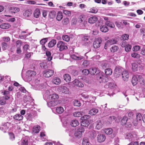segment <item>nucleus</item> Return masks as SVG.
<instances>
[{
  "label": "nucleus",
  "instance_id": "obj_1",
  "mask_svg": "<svg viewBox=\"0 0 145 145\" xmlns=\"http://www.w3.org/2000/svg\"><path fill=\"white\" fill-rule=\"evenodd\" d=\"M67 119V123L68 126L66 130V132L69 133V136L72 137V115H70L69 118Z\"/></svg>",
  "mask_w": 145,
  "mask_h": 145
},
{
  "label": "nucleus",
  "instance_id": "obj_2",
  "mask_svg": "<svg viewBox=\"0 0 145 145\" xmlns=\"http://www.w3.org/2000/svg\"><path fill=\"white\" fill-rule=\"evenodd\" d=\"M139 81L141 84H143L144 83V80L140 75H134L132 77L131 82L133 85L134 86L136 85Z\"/></svg>",
  "mask_w": 145,
  "mask_h": 145
},
{
  "label": "nucleus",
  "instance_id": "obj_3",
  "mask_svg": "<svg viewBox=\"0 0 145 145\" xmlns=\"http://www.w3.org/2000/svg\"><path fill=\"white\" fill-rule=\"evenodd\" d=\"M132 121L125 116L124 117L121 121V124L127 127H130L132 126Z\"/></svg>",
  "mask_w": 145,
  "mask_h": 145
},
{
  "label": "nucleus",
  "instance_id": "obj_4",
  "mask_svg": "<svg viewBox=\"0 0 145 145\" xmlns=\"http://www.w3.org/2000/svg\"><path fill=\"white\" fill-rule=\"evenodd\" d=\"M97 79L100 83H105L107 82L108 80V77L105 76L104 74L102 72L99 73V75L97 76Z\"/></svg>",
  "mask_w": 145,
  "mask_h": 145
},
{
  "label": "nucleus",
  "instance_id": "obj_5",
  "mask_svg": "<svg viewBox=\"0 0 145 145\" xmlns=\"http://www.w3.org/2000/svg\"><path fill=\"white\" fill-rule=\"evenodd\" d=\"M57 47L60 51L65 50L68 48L67 44L61 41L58 42L57 44Z\"/></svg>",
  "mask_w": 145,
  "mask_h": 145
},
{
  "label": "nucleus",
  "instance_id": "obj_6",
  "mask_svg": "<svg viewBox=\"0 0 145 145\" xmlns=\"http://www.w3.org/2000/svg\"><path fill=\"white\" fill-rule=\"evenodd\" d=\"M123 69L120 66H116L114 70V76L116 77H118L121 74Z\"/></svg>",
  "mask_w": 145,
  "mask_h": 145
},
{
  "label": "nucleus",
  "instance_id": "obj_7",
  "mask_svg": "<svg viewBox=\"0 0 145 145\" xmlns=\"http://www.w3.org/2000/svg\"><path fill=\"white\" fill-rule=\"evenodd\" d=\"M84 129L83 127L78 129L74 134L75 137L77 138H80L82 136V132H84Z\"/></svg>",
  "mask_w": 145,
  "mask_h": 145
},
{
  "label": "nucleus",
  "instance_id": "obj_8",
  "mask_svg": "<svg viewBox=\"0 0 145 145\" xmlns=\"http://www.w3.org/2000/svg\"><path fill=\"white\" fill-rule=\"evenodd\" d=\"M26 73L27 77V78H28L29 81H31L32 80V79L33 78L36 74V73L35 71L31 70L27 71Z\"/></svg>",
  "mask_w": 145,
  "mask_h": 145
},
{
  "label": "nucleus",
  "instance_id": "obj_9",
  "mask_svg": "<svg viewBox=\"0 0 145 145\" xmlns=\"http://www.w3.org/2000/svg\"><path fill=\"white\" fill-rule=\"evenodd\" d=\"M54 73L53 70L48 69L44 70L43 72V75L46 77H49L52 76Z\"/></svg>",
  "mask_w": 145,
  "mask_h": 145
},
{
  "label": "nucleus",
  "instance_id": "obj_10",
  "mask_svg": "<svg viewBox=\"0 0 145 145\" xmlns=\"http://www.w3.org/2000/svg\"><path fill=\"white\" fill-rule=\"evenodd\" d=\"M125 138L131 140H135L137 138V135L135 133H127L126 134Z\"/></svg>",
  "mask_w": 145,
  "mask_h": 145
},
{
  "label": "nucleus",
  "instance_id": "obj_11",
  "mask_svg": "<svg viewBox=\"0 0 145 145\" xmlns=\"http://www.w3.org/2000/svg\"><path fill=\"white\" fill-rule=\"evenodd\" d=\"M102 41L101 38L96 39L93 43V48L95 49H97L99 47Z\"/></svg>",
  "mask_w": 145,
  "mask_h": 145
},
{
  "label": "nucleus",
  "instance_id": "obj_12",
  "mask_svg": "<svg viewBox=\"0 0 145 145\" xmlns=\"http://www.w3.org/2000/svg\"><path fill=\"white\" fill-rule=\"evenodd\" d=\"M60 101L58 100L50 101L47 102V105L49 107H54L60 103Z\"/></svg>",
  "mask_w": 145,
  "mask_h": 145
},
{
  "label": "nucleus",
  "instance_id": "obj_13",
  "mask_svg": "<svg viewBox=\"0 0 145 145\" xmlns=\"http://www.w3.org/2000/svg\"><path fill=\"white\" fill-rule=\"evenodd\" d=\"M32 13V11L31 9L25 10L23 13V17L25 18H27L31 15Z\"/></svg>",
  "mask_w": 145,
  "mask_h": 145
},
{
  "label": "nucleus",
  "instance_id": "obj_14",
  "mask_svg": "<svg viewBox=\"0 0 145 145\" xmlns=\"http://www.w3.org/2000/svg\"><path fill=\"white\" fill-rule=\"evenodd\" d=\"M10 125V123L8 122L5 123L1 127H0V129L3 131L4 133L6 132V130L8 129Z\"/></svg>",
  "mask_w": 145,
  "mask_h": 145
},
{
  "label": "nucleus",
  "instance_id": "obj_15",
  "mask_svg": "<svg viewBox=\"0 0 145 145\" xmlns=\"http://www.w3.org/2000/svg\"><path fill=\"white\" fill-rule=\"evenodd\" d=\"M96 98L95 97H93L92 95H89L88 99V101L90 102L91 104L92 103V107H94L97 105L96 103L95 102V101Z\"/></svg>",
  "mask_w": 145,
  "mask_h": 145
},
{
  "label": "nucleus",
  "instance_id": "obj_16",
  "mask_svg": "<svg viewBox=\"0 0 145 145\" xmlns=\"http://www.w3.org/2000/svg\"><path fill=\"white\" fill-rule=\"evenodd\" d=\"M123 80L125 81H127L129 77V75L127 71L125 70L123 71L121 74Z\"/></svg>",
  "mask_w": 145,
  "mask_h": 145
},
{
  "label": "nucleus",
  "instance_id": "obj_17",
  "mask_svg": "<svg viewBox=\"0 0 145 145\" xmlns=\"http://www.w3.org/2000/svg\"><path fill=\"white\" fill-rule=\"evenodd\" d=\"M89 72L90 74H92L97 75L98 74H99L97 76L99 75V73L101 72H99V70L97 68L95 67H92L90 68L89 69Z\"/></svg>",
  "mask_w": 145,
  "mask_h": 145
},
{
  "label": "nucleus",
  "instance_id": "obj_18",
  "mask_svg": "<svg viewBox=\"0 0 145 145\" xmlns=\"http://www.w3.org/2000/svg\"><path fill=\"white\" fill-rule=\"evenodd\" d=\"M97 138L98 142L101 143L105 141L106 139V137L104 135L100 134L97 135Z\"/></svg>",
  "mask_w": 145,
  "mask_h": 145
},
{
  "label": "nucleus",
  "instance_id": "obj_19",
  "mask_svg": "<svg viewBox=\"0 0 145 145\" xmlns=\"http://www.w3.org/2000/svg\"><path fill=\"white\" fill-rule=\"evenodd\" d=\"M73 84H74L75 86L79 87L82 88L84 86V84L79 80L77 79H75L73 81Z\"/></svg>",
  "mask_w": 145,
  "mask_h": 145
},
{
  "label": "nucleus",
  "instance_id": "obj_20",
  "mask_svg": "<svg viewBox=\"0 0 145 145\" xmlns=\"http://www.w3.org/2000/svg\"><path fill=\"white\" fill-rule=\"evenodd\" d=\"M103 125V122L100 120H99L97 121L96 128L98 130L102 128Z\"/></svg>",
  "mask_w": 145,
  "mask_h": 145
},
{
  "label": "nucleus",
  "instance_id": "obj_21",
  "mask_svg": "<svg viewBox=\"0 0 145 145\" xmlns=\"http://www.w3.org/2000/svg\"><path fill=\"white\" fill-rule=\"evenodd\" d=\"M10 25L8 23H3L0 25V27L3 29H7L10 27Z\"/></svg>",
  "mask_w": 145,
  "mask_h": 145
},
{
  "label": "nucleus",
  "instance_id": "obj_22",
  "mask_svg": "<svg viewBox=\"0 0 145 145\" xmlns=\"http://www.w3.org/2000/svg\"><path fill=\"white\" fill-rule=\"evenodd\" d=\"M98 19L97 17L93 16L90 17L88 19V22L90 24H93Z\"/></svg>",
  "mask_w": 145,
  "mask_h": 145
},
{
  "label": "nucleus",
  "instance_id": "obj_23",
  "mask_svg": "<svg viewBox=\"0 0 145 145\" xmlns=\"http://www.w3.org/2000/svg\"><path fill=\"white\" fill-rule=\"evenodd\" d=\"M33 14L35 17L38 18L40 14V9L38 8L36 9L34 11Z\"/></svg>",
  "mask_w": 145,
  "mask_h": 145
},
{
  "label": "nucleus",
  "instance_id": "obj_24",
  "mask_svg": "<svg viewBox=\"0 0 145 145\" xmlns=\"http://www.w3.org/2000/svg\"><path fill=\"white\" fill-rule=\"evenodd\" d=\"M52 81L53 83L56 85L59 84L61 82L60 79L57 77H54L52 79Z\"/></svg>",
  "mask_w": 145,
  "mask_h": 145
},
{
  "label": "nucleus",
  "instance_id": "obj_25",
  "mask_svg": "<svg viewBox=\"0 0 145 145\" xmlns=\"http://www.w3.org/2000/svg\"><path fill=\"white\" fill-rule=\"evenodd\" d=\"M13 118L14 120L20 121L23 119V117L20 114H16L13 116Z\"/></svg>",
  "mask_w": 145,
  "mask_h": 145
},
{
  "label": "nucleus",
  "instance_id": "obj_26",
  "mask_svg": "<svg viewBox=\"0 0 145 145\" xmlns=\"http://www.w3.org/2000/svg\"><path fill=\"white\" fill-rule=\"evenodd\" d=\"M56 43V40L54 39H52L48 43V46L49 48H52L54 46Z\"/></svg>",
  "mask_w": 145,
  "mask_h": 145
},
{
  "label": "nucleus",
  "instance_id": "obj_27",
  "mask_svg": "<svg viewBox=\"0 0 145 145\" xmlns=\"http://www.w3.org/2000/svg\"><path fill=\"white\" fill-rule=\"evenodd\" d=\"M28 144V139L27 137L23 138L21 141V145H27Z\"/></svg>",
  "mask_w": 145,
  "mask_h": 145
},
{
  "label": "nucleus",
  "instance_id": "obj_28",
  "mask_svg": "<svg viewBox=\"0 0 145 145\" xmlns=\"http://www.w3.org/2000/svg\"><path fill=\"white\" fill-rule=\"evenodd\" d=\"M10 10L12 13H17L20 11L19 8L16 7H12L10 8Z\"/></svg>",
  "mask_w": 145,
  "mask_h": 145
},
{
  "label": "nucleus",
  "instance_id": "obj_29",
  "mask_svg": "<svg viewBox=\"0 0 145 145\" xmlns=\"http://www.w3.org/2000/svg\"><path fill=\"white\" fill-rule=\"evenodd\" d=\"M63 17L62 13L61 11H59L57 13L56 19L58 21H60Z\"/></svg>",
  "mask_w": 145,
  "mask_h": 145
},
{
  "label": "nucleus",
  "instance_id": "obj_30",
  "mask_svg": "<svg viewBox=\"0 0 145 145\" xmlns=\"http://www.w3.org/2000/svg\"><path fill=\"white\" fill-rule=\"evenodd\" d=\"M90 144L89 139L86 137L84 138L82 140V145H89Z\"/></svg>",
  "mask_w": 145,
  "mask_h": 145
},
{
  "label": "nucleus",
  "instance_id": "obj_31",
  "mask_svg": "<svg viewBox=\"0 0 145 145\" xmlns=\"http://www.w3.org/2000/svg\"><path fill=\"white\" fill-rule=\"evenodd\" d=\"M98 112V110L96 108H92L90 110L89 112V114L93 115L95 114Z\"/></svg>",
  "mask_w": 145,
  "mask_h": 145
},
{
  "label": "nucleus",
  "instance_id": "obj_32",
  "mask_svg": "<svg viewBox=\"0 0 145 145\" xmlns=\"http://www.w3.org/2000/svg\"><path fill=\"white\" fill-rule=\"evenodd\" d=\"M49 98L51 100H55L58 99L59 98V96L57 94L53 93L49 95Z\"/></svg>",
  "mask_w": 145,
  "mask_h": 145
},
{
  "label": "nucleus",
  "instance_id": "obj_33",
  "mask_svg": "<svg viewBox=\"0 0 145 145\" xmlns=\"http://www.w3.org/2000/svg\"><path fill=\"white\" fill-rule=\"evenodd\" d=\"M105 24V25L111 28H114L115 27L114 24L112 22L109 21H107Z\"/></svg>",
  "mask_w": 145,
  "mask_h": 145
},
{
  "label": "nucleus",
  "instance_id": "obj_34",
  "mask_svg": "<svg viewBox=\"0 0 145 145\" xmlns=\"http://www.w3.org/2000/svg\"><path fill=\"white\" fill-rule=\"evenodd\" d=\"M100 29L102 32H107L108 30L107 27L105 25H101L100 27Z\"/></svg>",
  "mask_w": 145,
  "mask_h": 145
},
{
  "label": "nucleus",
  "instance_id": "obj_35",
  "mask_svg": "<svg viewBox=\"0 0 145 145\" xmlns=\"http://www.w3.org/2000/svg\"><path fill=\"white\" fill-rule=\"evenodd\" d=\"M40 127L39 125L35 126L33 127V131L35 133H38L40 130Z\"/></svg>",
  "mask_w": 145,
  "mask_h": 145
},
{
  "label": "nucleus",
  "instance_id": "obj_36",
  "mask_svg": "<svg viewBox=\"0 0 145 145\" xmlns=\"http://www.w3.org/2000/svg\"><path fill=\"white\" fill-rule=\"evenodd\" d=\"M63 108L62 107H57L56 108V112L58 114H61L63 112Z\"/></svg>",
  "mask_w": 145,
  "mask_h": 145
},
{
  "label": "nucleus",
  "instance_id": "obj_37",
  "mask_svg": "<svg viewBox=\"0 0 145 145\" xmlns=\"http://www.w3.org/2000/svg\"><path fill=\"white\" fill-rule=\"evenodd\" d=\"M104 132L106 134L110 135L113 132V130L111 128L105 129L104 130Z\"/></svg>",
  "mask_w": 145,
  "mask_h": 145
},
{
  "label": "nucleus",
  "instance_id": "obj_38",
  "mask_svg": "<svg viewBox=\"0 0 145 145\" xmlns=\"http://www.w3.org/2000/svg\"><path fill=\"white\" fill-rule=\"evenodd\" d=\"M46 55L47 56V59L48 61H51L52 58L51 56V54L49 51H46Z\"/></svg>",
  "mask_w": 145,
  "mask_h": 145
},
{
  "label": "nucleus",
  "instance_id": "obj_39",
  "mask_svg": "<svg viewBox=\"0 0 145 145\" xmlns=\"http://www.w3.org/2000/svg\"><path fill=\"white\" fill-rule=\"evenodd\" d=\"M132 69L133 71L135 72L137 70L138 65L135 63H133L132 64Z\"/></svg>",
  "mask_w": 145,
  "mask_h": 145
},
{
  "label": "nucleus",
  "instance_id": "obj_40",
  "mask_svg": "<svg viewBox=\"0 0 145 145\" xmlns=\"http://www.w3.org/2000/svg\"><path fill=\"white\" fill-rule=\"evenodd\" d=\"M89 121L88 120H82L81 123V125L83 126L86 127L88 125Z\"/></svg>",
  "mask_w": 145,
  "mask_h": 145
},
{
  "label": "nucleus",
  "instance_id": "obj_41",
  "mask_svg": "<svg viewBox=\"0 0 145 145\" xmlns=\"http://www.w3.org/2000/svg\"><path fill=\"white\" fill-rule=\"evenodd\" d=\"M64 80L67 82H69L71 80V77L68 74H65L63 76Z\"/></svg>",
  "mask_w": 145,
  "mask_h": 145
},
{
  "label": "nucleus",
  "instance_id": "obj_42",
  "mask_svg": "<svg viewBox=\"0 0 145 145\" xmlns=\"http://www.w3.org/2000/svg\"><path fill=\"white\" fill-rule=\"evenodd\" d=\"M114 86V84L113 83L108 82L106 85L104 86V87L105 88H112Z\"/></svg>",
  "mask_w": 145,
  "mask_h": 145
},
{
  "label": "nucleus",
  "instance_id": "obj_43",
  "mask_svg": "<svg viewBox=\"0 0 145 145\" xmlns=\"http://www.w3.org/2000/svg\"><path fill=\"white\" fill-rule=\"evenodd\" d=\"M112 70L110 68H107L105 70V72L106 75H110L112 73Z\"/></svg>",
  "mask_w": 145,
  "mask_h": 145
},
{
  "label": "nucleus",
  "instance_id": "obj_44",
  "mask_svg": "<svg viewBox=\"0 0 145 145\" xmlns=\"http://www.w3.org/2000/svg\"><path fill=\"white\" fill-rule=\"evenodd\" d=\"M85 16L83 14H81L78 19H79L78 22H82L83 21H84V19H85Z\"/></svg>",
  "mask_w": 145,
  "mask_h": 145
},
{
  "label": "nucleus",
  "instance_id": "obj_45",
  "mask_svg": "<svg viewBox=\"0 0 145 145\" xmlns=\"http://www.w3.org/2000/svg\"><path fill=\"white\" fill-rule=\"evenodd\" d=\"M84 57L81 56H77L74 55H73V59L76 60H79L83 59Z\"/></svg>",
  "mask_w": 145,
  "mask_h": 145
},
{
  "label": "nucleus",
  "instance_id": "obj_46",
  "mask_svg": "<svg viewBox=\"0 0 145 145\" xmlns=\"http://www.w3.org/2000/svg\"><path fill=\"white\" fill-rule=\"evenodd\" d=\"M118 47L116 46H114L110 49L111 51L114 52L117 51L118 49Z\"/></svg>",
  "mask_w": 145,
  "mask_h": 145
},
{
  "label": "nucleus",
  "instance_id": "obj_47",
  "mask_svg": "<svg viewBox=\"0 0 145 145\" xmlns=\"http://www.w3.org/2000/svg\"><path fill=\"white\" fill-rule=\"evenodd\" d=\"M83 112H77L73 113V116L75 117H80L82 115V113Z\"/></svg>",
  "mask_w": 145,
  "mask_h": 145
},
{
  "label": "nucleus",
  "instance_id": "obj_48",
  "mask_svg": "<svg viewBox=\"0 0 145 145\" xmlns=\"http://www.w3.org/2000/svg\"><path fill=\"white\" fill-rule=\"evenodd\" d=\"M110 45H112L116 43L117 42V40L114 39H112L108 40L107 41Z\"/></svg>",
  "mask_w": 145,
  "mask_h": 145
},
{
  "label": "nucleus",
  "instance_id": "obj_49",
  "mask_svg": "<svg viewBox=\"0 0 145 145\" xmlns=\"http://www.w3.org/2000/svg\"><path fill=\"white\" fill-rule=\"evenodd\" d=\"M129 35L127 34H124L122 35L121 37V40H127L129 39Z\"/></svg>",
  "mask_w": 145,
  "mask_h": 145
},
{
  "label": "nucleus",
  "instance_id": "obj_50",
  "mask_svg": "<svg viewBox=\"0 0 145 145\" xmlns=\"http://www.w3.org/2000/svg\"><path fill=\"white\" fill-rule=\"evenodd\" d=\"M62 38L63 39L66 41L68 42L69 40L70 37L67 35H64L62 36Z\"/></svg>",
  "mask_w": 145,
  "mask_h": 145
},
{
  "label": "nucleus",
  "instance_id": "obj_51",
  "mask_svg": "<svg viewBox=\"0 0 145 145\" xmlns=\"http://www.w3.org/2000/svg\"><path fill=\"white\" fill-rule=\"evenodd\" d=\"M6 101L5 100L4 97L0 98V105H4L6 104Z\"/></svg>",
  "mask_w": 145,
  "mask_h": 145
},
{
  "label": "nucleus",
  "instance_id": "obj_52",
  "mask_svg": "<svg viewBox=\"0 0 145 145\" xmlns=\"http://www.w3.org/2000/svg\"><path fill=\"white\" fill-rule=\"evenodd\" d=\"M131 56L134 58H138L140 57V55L139 54L135 52L131 54Z\"/></svg>",
  "mask_w": 145,
  "mask_h": 145
},
{
  "label": "nucleus",
  "instance_id": "obj_53",
  "mask_svg": "<svg viewBox=\"0 0 145 145\" xmlns=\"http://www.w3.org/2000/svg\"><path fill=\"white\" fill-rule=\"evenodd\" d=\"M89 72V69L88 70L87 69H85L82 71V74L85 75H88Z\"/></svg>",
  "mask_w": 145,
  "mask_h": 145
},
{
  "label": "nucleus",
  "instance_id": "obj_54",
  "mask_svg": "<svg viewBox=\"0 0 145 145\" xmlns=\"http://www.w3.org/2000/svg\"><path fill=\"white\" fill-rule=\"evenodd\" d=\"M131 46L129 44H127V45L125 47V51L127 52H129L131 48Z\"/></svg>",
  "mask_w": 145,
  "mask_h": 145
},
{
  "label": "nucleus",
  "instance_id": "obj_55",
  "mask_svg": "<svg viewBox=\"0 0 145 145\" xmlns=\"http://www.w3.org/2000/svg\"><path fill=\"white\" fill-rule=\"evenodd\" d=\"M56 12L54 11H51L49 13V15L51 18H53L55 16Z\"/></svg>",
  "mask_w": 145,
  "mask_h": 145
},
{
  "label": "nucleus",
  "instance_id": "obj_56",
  "mask_svg": "<svg viewBox=\"0 0 145 145\" xmlns=\"http://www.w3.org/2000/svg\"><path fill=\"white\" fill-rule=\"evenodd\" d=\"M115 23L116 25L118 28H121L123 27L122 24L121 22H116Z\"/></svg>",
  "mask_w": 145,
  "mask_h": 145
},
{
  "label": "nucleus",
  "instance_id": "obj_57",
  "mask_svg": "<svg viewBox=\"0 0 145 145\" xmlns=\"http://www.w3.org/2000/svg\"><path fill=\"white\" fill-rule=\"evenodd\" d=\"M7 44L5 42H3L1 44V46L3 50H5L8 46Z\"/></svg>",
  "mask_w": 145,
  "mask_h": 145
},
{
  "label": "nucleus",
  "instance_id": "obj_58",
  "mask_svg": "<svg viewBox=\"0 0 145 145\" xmlns=\"http://www.w3.org/2000/svg\"><path fill=\"white\" fill-rule=\"evenodd\" d=\"M48 38H45L42 39L40 41V43L42 45H44L45 43L47 42Z\"/></svg>",
  "mask_w": 145,
  "mask_h": 145
},
{
  "label": "nucleus",
  "instance_id": "obj_59",
  "mask_svg": "<svg viewBox=\"0 0 145 145\" xmlns=\"http://www.w3.org/2000/svg\"><path fill=\"white\" fill-rule=\"evenodd\" d=\"M10 139L12 141L14 140L15 139V136L14 134L12 133H9Z\"/></svg>",
  "mask_w": 145,
  "mask_h": 145
},
{
  "label": "nucleus",
  "instance_id": "obj_60",
  "mask_svg": "<svg viewBox=\"0 0 145 145\" xmlns=\"http://www.w3.org/2000/svg\"><path fill=\"white\" fill-rule=\"evenodd\" d=\"M81 103L78 100H75L74 102V106H81Z\"/></svg>",
  "mask_w": 145,
  "mask_h": 145
},
{
  "label": "nucleus",
  "instance_id": "obj_61",
  "mask_svg": "<svg viewBox=\"0 0 145 145\" xmlns=\"http://www.w3.org/2000/svg\"><path fill=\"white\" fill-rule=\"evenodd\" d=\"M34 82L35 83V84L33 85L34 86H39L40 82V81L39 80H38L37 79L35 80L34 81Z\"/></svg>",
  "mask_w": 145,
  "mask_h": 145
},
{
  "label": "nucleus",
  "instance_id": "obj_62",
  "mask_svg": "<svg viewBox=\"0 0 145 145\" xmlns=\"http://www.w3.org/2000/svg\"><path fill=\"white\" fill-rule=\"evenodd\" d=\"M25 117L27 120H31L32 118V116L30 113H27L25 115Z\"/></svg>",
  "mask_w": 145,
  "mask_h": 145
},
{
  "label": "nucleus",
  "instance_id": "obj_63",
  "mask_svg": "<svg viewBox=\"0 0 145 145\" xmlns=\"http://www.w3.org/2000/svg\"><path fill=\"white\" fill-rule=\"evenodd\" d=\"M90 118V116L86 115L82 117L81 118V119L82 120H88V119H89Z\"/></svg>",
  "mask_w": 145,
  "mask_h": 145
},
{
  "label": "nucleus",
  "instance_id": "obj_64",
  "mask_svg": "<svg viewBox=\"0 0 145 145\" xmlns=\"http://www.w3.org/2000/svg\"><path fill=\"white\" fill-rule=\"evenodd\" d=\"M140 48V47L139 46L136 45L133 46V51H137L139 50Z\"/></svg>",
  "mask_w": 145,
  "mask_h": 145
}]
</instances>
